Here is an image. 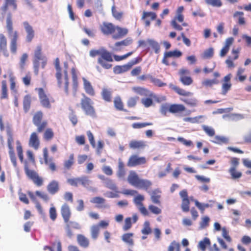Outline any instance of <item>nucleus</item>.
I'll return each mask as SVG.
<instances>
[{"label":"nucleus","mask_w":251,"mask_h":251,"mask_svg":"<svg viewBox=\"0 0 251 251\" xmlns=\"http://www.w3.org/2000/svg\"><path fill=\"white\" fill-rule=\"evenodd\" d=\"M55 68L56 70V73L55 75L58 84L59 86L61 85L62 83V79H61V69L60 67V62L58 58H56L54 62Z\"/></svg>","instance_id":"nucleus-22"},{"label":"nucleus","mask_w":251,"mask_h":251,"mask_svg":"<svg viewBox=\"0 0 251 251\" xmlns=\"http://www.w3.org/2000/svg\"><path fill=\"white\" fill-rule=\"evenodd\" d=\"M209 221L210 218L208 216H205L202 217L201 218V221L200 223L199 228L200 229H202L208 226Z\"/></svg>","instance_id":"nucleus-40"},{"label":"nucleus","mask_w":251,"mask_h":251,"mask_svg":"<svg viewBox=\"0 0 251 251\" xmlns=\"http://www.w3.org/2000/svg\"><path fill=\"white\" fill-rule=\"evenodd\" d=\"M114 106L116 109L119 110H123V103L122 100L119 96L115 97L114 100Z\"/></svg>","instance_id":"nucleus-48"},{"label":"nucleus","mask_w":251,"mask_h":251,"mask_svg":"<svg viewBox=\"0 0 251 251\" xmlns=\"http://www.w3.org/2000/svg\"><path fill=\"white\" fill-rule=\"evenodd\" d=\"M23 24L26 33V41L29 43L34 37V31L32 26L27 21L23 22Z\"/></svg>","instance_id":"nucleus-12"},{"label":"nucleus","mask_w":251,"mask_h":251,"mask_svg":"<svg viewBox=\"0 0 251 251\" xmlns=\"http://www.w3.org/2000/svg\"><path fill=\"white\" fill-rule=\"evenodd\" d=\"M149 77L151 82L156 86L162 87L167 85L166 83L162 82L161 80L158 78H155L151 75H149Z\"/></svg>","instance_id":"nucleus-38"},{"label":"nucleus","mask_w":251,"mask_h":251,"mask_svg":"<svg viewBox=\"0 0 251 251\" xmlns=\"http://www.w3.org/2000/svg\"><path fill=\"white\" fill-rule=\"evenodd\" d=\"M232 77V75L229 74L226 75L222 80V94L224 95L226 94L227 92L230 90L232 84L230 82V80Z\"/></svg>","instance_id":"nucleus-9"},{"label":"nucleus","mask_w":251,"mask_h":251,"mask_svg":"<svg viewBox=\"0 0 251 251\" xmlns=\"http://www.w3.org/2000/svg\"><path fill=\"white\" fill-rule=\"evenodd\" d=\"M195 203L196 206L202 211H203L205 208H208L210 206L209 203H201L197 200L195 201Z\"/></svg>","instance_id":"nucleus-58"},{"label":"nucleus","mask_w":251,"mask_h":251,"mask_svg":"<svg viewBox=\"0 0 251 251\" xmlns=\"http://www.w3.org/2000/svg\"><path fill=\"white\" fill-rule=\"evenodd\" d=\"M244 13L240 11H236L233 14V17L236 18L238 16H239L238 18V23L240 25H243L245 24V19L243 17Z\"/></svg>","instance_id":"nucleus-41"},{"label":"nucleus","mask_w":251,"mask_h":251,"mask_svg":"<svg viewBox=\"0 0 251 251\" xmlns=\"http://www.w3.org/2000/svg\"><path fill=\"white\" fill-rule=\"evenodd\" d=\"M46 57L42 54L41 48L38 47L34 52L33 60V67L35 73L37 75L39 71V61L42 60Z\"/></svg>","instance_id":"nucleus-6"},{"label":"nucleus","mask_w":251,"mask_h":251,"mask_svg":"<svg viewBox=\"0 0 251 251\" xmlns=\"http://www.w3.org/2000/svg\"><path fill=\"white\" fill-rule=\"evenodd\" d=\"M112 13L113 17L117 20L121 19L123 14L122 12L117 11L114 6L112 7Z\"/></svg>","instance_id":"nucleus-59"},{"label":"nucleus","mask_w":251,"mask_h":251,"mask_svg":"<svg viewBox=\"0 0 251 251\" xmlns=\"http://www.w3.org/2000/svg\"><path fill=\"white\" fill-rule=\"evenodd\" d=\"M8 6H11L14 10H16L17 8L16 0H5V4L1 7V9L5 12Z\"/></svg>","instance_id":"nucleus-37"},{"label":"nucleus","mask_w":251,"mask_h":251,"mask_svg":"<svg viewBox=\"0 0 251 251\" xmlns=\"http://www.w3.org/2000/svg\"><path fill=\"white\" fill-rule=\"evenodd\" d=\"M228 172L231 176L232 178L233 179L239 178L242 176V173L240 172H237L236 169L230 168L228 170Z\"/></svg>","instance_id":"nucleus-51"},{"label":"nucleus","mask_w":251,"mask_h":251,"mask_svg":"<svg viewBox=\"0 0 251 251\" xmlns=\"http://www.w3.org/2000/svg\"><path fill=\"white\" fill-rule=\"evenodd\" d=\"M74 163V154H71L69 156V159L68 160H66L64 162V167L67 169H70L71 166Z\"/></svg>","instance_id":"nucleus-52"},{"label":"nucleus","mask_w":251,"mask_h":251,"mask_svg":"<svg viewBox=\"0 0 251 251\" xmlns=\"http://www.w3.org/2000/svg\"><path fill=\"white\" fill-rule=\"evenodd\" d=\"M100 227L97 225H94L91 227V236L93 239H96L99 235Z\"/></svg>","instance_id":"nucleus-46"},{"label":"nucleus","mask_w":251,"mask_h":251,"mask_svg":"<svg viewBox=\"0 0 251 251\" xmlns=\"http://www.w3.org/2000/svg\"><path fill=\"white\" fill-rule=\"evenodd\" d=\"M38 90L40 102L42 105L46 108H49L50 107V104L49 99L46 95L43 88H40L36 89Z\"/></svg>","instance_id":"nucleus-11"},{"label":"nucleus","mask_w":251,"mask_h":251,"mask_svg":"<svg viewBox=\"0 0 251 251\" xmlns=\"http://www.w3.org/2000/svg\"><path fill=\"white\" fill-rule=\"evenodd\" d=\"M94 102L89 98L84 95V98L81 100V105L82 109L87 115L92 117H96V112L93 106Z\"/></svg>","instance_id":"nucleus-3"},{"label":"nucleus","mask_w":251,"mask_h":251,"mask_svg":"<svg viewBox=\"0 0 251 251\" xmlns=\"http://www.w3.org/2000/svg\"><path fill=\"white\" fill-rule=\"evenodd\" d=\"M182 55V52L177 50L165 52L164 54V57L162 59V62L166 65H169L170 64L168 61L167 58L169 57H179Z\"/></svg>","instance_id":"nucleus-10"},{"label":"nucleus","mask_w":251,"mask_h":251,"mask_svg":"<svg viewBox=\"0 0 251 251\" xmlns=\"http://www.w3.org/2000/svg\"><path fill=\"white\" fill-rule=\"evenodd\" d=\"M111 62L107 61L103 58H98V63L105 69H109L111 68L112 65L109 63V62Z\"/></svg>","instance_id":"nucleus-39"},{"label":"nucleus","mask_w":251,"mask_h":251,"mask_svg":"<svg viewBox=\"0 0 251 251\" xmlns=\"http://www.w3.org/2000/svg\"><path fill=\"white\" fill-rule=\"evenodd\" d=\"M190 201L188 200H182L181 204V208L183 212H188L189 211Z\"/></svg>","instance_id":"nucleus-61"},{"label":"nucleus","mask_w":251,"mask_h":251,"mask_svg":"<svg viewBox=\"0 0 251 251\" xmlns=\"http://www.w3.org/2000/svg\"><path fill=\"white\" fill-rule=\"evenodd\" d=\"M63 67L64 68V70L63 71V74H64V84H65V92L66 94V95H68V94H69V89H68L69 80H68V72H67V69L68 68V64L67 62H64Z\"/></svg>","instance_id":"nucleus-21"},{"label":"nucleus","mask_w":251,"mask_h":251,"mask_svg":"<svg viewBox=\"0 0 251 251\" xmlns=\"http://www.w3.org/2000/svg\"><path fill=\"white\" fill-rule=\"evenodd\" d=\"M152 125V123H134L132 125V127L133 128H143L147 126Z\"/></svg>","instance_id":"nucleus-55"},{"label":"nucleus","mask_w":251,"mask_h":251,"mask_svg":"<svg viewBox=\"0 0 251 251\" xmlns=\"http://www.w3.org/2000/svg\"><path fill=\"white\" fill-rule=\"evenodd\" d=\"M101 30L104 34L108 35L115 31V26L111 23H104L101 27Z\"/></svg>","instance_id":"nucleus-16"},{"label":"nucleus","mask_w":251,"mask_h":251,"mask_svg":"<svg viewBox=\"0 0 251 251\" xmlns=\"http://www.w3.org/2000/svg\"><path fill=\"white\" fill-rule=\"evenodd\" d=\"M202 129L209 136H213L215 134L214 129L211 127L203 125L202 126Z\"/></svg>","instance_id":"nucleus-62"},{"label":"nucleus","mask_w":251,"mask_h":251,"mask_svg":"<svg viewBox=\"0 0 251 251\" xmlns=\"http://www.w3.org/2000/svg\"><path fill=\"white\" fill-rule=\"evenodd\" d=\"M43 113L39 111L37 112L33 116V122L35 126H38L42 119Z\"/></svg>","instance_id":"nucleus-45"},{"label":"nucleus","mask_w":251,"mask_h":251,"mask_svg":"<svg viewBox=\"0 0 251 251\" xmlns=\"http://www.w3.org/2000/svg\"><path fill=\"white\" fill-rule=\"evenodd\" d=\"M150 222L149 221L145 222L143 228L142 229V233L145 235H148L151 233V230L150 226Z\"/></svg>","instance_id":"nucleus-50"},{"label":"nucleus","mask_w":251,"mask_h":251,"mask_svg":"<svg viewBox=\"0 0 251 251\" xmlns=\"http://www.w3.org/2000/svg\"><path fill=\"white\" fill-rule=\"evenodd\" d=\"M147 42L148 45L154 50L155 53H158L159 52L160 45L157 42L153 39H147Z\"/></svg>","instance_id":"nucleus-32"},{"label":"nucleus","mask_w":251,"mask_h":251,"mask_svg":"<svg viewBox=\"0 0 251 251\" xmlns=\"http://www.w3.org/2000/svg\"><path fill=\"white\" fill-rule=\"evenodd\" d=\"M47 190L48 192L54 195L59 190V185L58 183L56 180L51 181L47 186Z\"/></svg>","instance_id":"nucleus-23"},{"label":"nucleus","mask_w":251,"mask_h":251,"mask_svg":"<svg viewBox=\"0 0 251 251\" xmlns=\"http://www.w3.org/2000/svg\"><path fill=\"white\" fill-rule=\"evenodd\" d=\"M92 181L89 179L88 176H83L78 177V185L81 184L84 187H88V185L92 184Z\"/></svg>","instance_id":"nucleus-30"},{"label":"nucleus","mask_w":251,"mask_h":251,"mask_svg":"<svg viewBox=\"0 0 251 251\" xmlns=\"http://www.w3.org/2000/svg\"><path fill=\"white\" fill-rule=\"evenodd\" d=\"M213 49L212 48H210L204 51L203 54V57L204 58H209L213 56Z\"/></svg>","instance_id":"nucleus-63"},{"label":"nucleus","mask_w":251,"mask_h":251,"mask_svg":"<svg viewBox=\"0 0 251 251\" xmlns=\"http://www.w3.org/2000/svg\"><path fill=\"white\" fill-rule=\"evenodd\" d=\"M149 209L151 213L156 215L159 214L161 213V209L153 205H150L149 206Z\"/></svg>","instance_id":"nucleus-64"},{"label":"nucleus","mask_w":251,"mask_h":251,"mask_svg":"<svg viewBox=\"0 0 251 251\" xmlns=\"http://www.w3.org/2000/svg\"><path fill=\"white\" fill-rule=\"evenodd\" d=\"M102 99L106 101H111L112 92L106 88H103L101 93Z\"/></svg>","instance_id":"nucleus-31"},{"label":"nucleus","mask_w":251,"mask_h":251,"mask_svg":"<svg viewBox=\"0 0 251 251\" xmlns=\"http://www.w3.org/2000/svg\"><path fill=\"white\" fill-rule=\"evenodd\" d=\"M160 198V195H156V190L152 191L151 197L152 202L156 204H159L160 203V201H159Z\"/></svg>","instance_id":"nucleus-56"},{"label":"nucleus","mask_w":251,"mask_h":251,"mask_svg":"<svg viewBox=\"0 0 251 251\" xmlns=\"http://www.w3.org/2000/svg\"><path fill=\"white\" fill-rule=\"evenodd\" d=\"M180 80L185 85H190L193 82V79L191 77L186 76H181Z\"/></svg>","instance_id":"nucleus-53"},{"label":"nucleus","mask_w":251,"mask_h":251,"mask_svg":"<svg viewBox=\"0 0 251 251\" xmlns=\"http://www.w3.org/2000/svg\"><path fill=\"white\" fill-rule=\"evenodd\" d=\"M7 41L5 36L2 34H0V49L3 51L6 49Z\"/></svg>","instance_id":"nucleus-54"},{"label":"nucleus","mask_w":251,"mask_h":251,"mask_svg":"<svg viewBox=\"0 0 251 251\" xmlns=\"http://www.w3.org/2000/svg\"><path fill=\"white\" fill-rule=\"evenodd\" d=\"M180 100L190 107H196L198 105V100L195 98H181Z\"/></svg>","instance_id":"nucleus-28"},{"label":"nucleus","mask_w":251,"mask_h":251,"mask_svg":"<svg viewBox=\"0 0 251 251\" xmlns=\"http://www.w3.org/2000/svg\"><path fill=\"white\" fill-rule=\"evenodd\" d=\"M31 101V100L30 96L26 95L25 96L23 100V107L25 112H27L29 110L30 107Z\"/></svg>","instance_id":"nucleus-35"},{"label":"nucleus","mask_w":251,"mask_h":251,"mask_svg":"<svg viewBox=\"0 0 251 251\" xmlns=\"http://www.w3.org/2000/svg\"><path fill=\"white\" fill-rule=\"evenodd\" d=\"M130 148L132 149H143L146 146V142L142 140H132L129 144Z\"/></svg>","instance_id":"nucleus-20"},{"label":"nucleus","mask_w":251,"mask_h":251,"mask_svg":"<svg viewBox=\"0 0 251 251\" xmlns=\"http://www.w3.org/2000/svg\"><path fill=\"white\" fill-rule=\"evenodd\" d=\"M145 200L144 196L141 194H138L137 196L135 197L133 199L134 203L138 207L139 210L144 215H148L149 213L145 207L144 206L142 203L143 201Z\"/></svg>","instance_id":"nucleus-7"},{"label":"nucleus","mask_w":251,"mask_h":251,"mask_svg":"<svg viewBox=\"0 0 251 251\" xmlns=\"http://www.w3.org/2000/svg\"><path fill=\"white\" fill-rule=\"evenodd\" d=\"M40 144L39 139L37 134L35 132H33L30 137L29 141V146L33 148L35 150H37Z\"/></svg>","instance_id":"nucleus-17"},{"label":"nucleus","mask_w":251,"mask_h":251,"mask_svg":"<svg viewBox=\"0 0 251 251\" xmlns=\"http://www.w3.org/2000/svg\"><path fill=\"white\" fill-rule=\"evenodd\" d=\"M106 200L100 197H96L92 198L90 200V202L92 203H95L100 204L98 207L99 208H108L109 207V205L107 204H105Z\"/></svg>","instance_id":"nucleus-15"},{"label":"nucleus","mask_w":251,"mask_h":251,"mask_svg":"<svg viewBox=\"0 0 251 251\" xmlns=\"http://www.w3.org/2000/svg\"><path fill=\"white\" fill-rule=\"evenodd\" d=\"M25 171L27 177L31 179L34 183L38 186L43 185V179L40 177L37 172L35 171L29 169L27 166L25 167Z\"/></svg>","instance_id":"nucleus-5"},{"label":"nucleus","mask_w":251,"mask_h":251,"mask_svg":"<svg viewBox=\"0 0 251 251\" xmlns=\"http://www.w3.org/2000/svg\"><path fill=\"white\" fill-rule=\"evenodd\" d=\"M218 83V80L215 78L212 79H206L202 82V85L205 87H211L213 85L217 84Z\"/></svg>","instance_id":"nucleus-43"},{"label":"nucleus","mask_w":251,"mask_h":251,"mask_svg":"<svg viewBox=\"0 0 251 251\" xmlns=\"http://www.w3.org/2000/svg\"><path fill=\"white\" fill-rule=\"evenodd\" d=\"M61 215L63 218L65 223L69 222L71 217V210L68 205L64 204L61 208Z\"/></svg>","instance_id":"nucleus-13"},{"label":"nucleus","mask_w":251,"mask_h":251,"mask_svg":"<svg viewBox=\"0 0 251 251\" xmlns=\"http://www.w3.org/2000/svg\"><path fill=\"white\" fill-rule=\"evenodd\" d=\"M146 162V158L145 157H139L137 155H132L129 157L127 165L129 167H134L144 164Z\"/></svg>","instance_id":"nucleus-8"},{"label":"nucleus","mask_w":251,"mask_h":251,"mask_svg":"<svg viewBox=\"0 0 251 251\" xmlns=\"http://www.w3.org/2000/svg\"><path fill=\"white\" fill-rule=\"evenodd\" d=\"M126 174V171L125 169V165L121 159L118 160V168L117 172V176L120 178H123Z\"/></svg>","instance_id":"nucleus-26"},{"label":"nucleus","mask_w":251,"mask_h":251,"mask_svg":"<svg viewBox=\"0 0 251 251\" xmlns=\"http://www.w3.org/2000/svg\"><path fill=\"white\" fill-rule=\"evenodd\" d=\"M104 185L107 188L111 190L116 193L120 192L118 191V188L117 185L112 179L110 178L106 179V181Z\"/></svg>","instance_id":"nucleus-27"},{"label":"nucleus","mask_w":251,"mask_h":251,"mask_svg":"<svg viewBox=\"0 0 251 251\" xmlns=\"http://www.w3.org/2000/svg\"><path fill=\"white\" fill-rule=\"evenodd\" d=\"M245 72V69L242 68H239L238 71L236 73V79H238L240 82L244 81L246 79V75H242V74H243Z\"/></svg>","instance_id":"nucleus-42"},{"label":"nucleus","mask_w":251,"mask_h":251,"mask_svg":"<svg viewBox=\"0 0 251 251\" xmlns=\"http://www.w3.org/2000/svg\"><path fill=\"white\" fill-rule=\"evenodd\" d=\"M82 80L85 92L90 96H94L95 94V91L91 83L84 77L82 78Z\"/></svg>","instance_id":"nucleus-25"},{"label":"nucleus","mask_w":251,"mask_h":251,"mask_svg":"<svg viewBox=\"0 0 251 251\" xmlns=\"http://www.w3.org/2000/svg\"><path fill=\"white\" fill-rule=\"evenodd\" d=\"M185 110V107L182 104H173L169 105V112L173 114L180 113Z\"/></svg>","instance_id":"nucleus-18"},{"label":"nucleus","mask_w":251,"mask_h":251,"mask_svg":"<svg viewBox=\"0 0 251 251\" xmlns=\"http://www.w3.org/2000/svg\"><path fill=\"white\" fill-rule=\"evenodd\" d=\"M117 33L113 35L112 37L115 40L119 39L125 36L128 33V29L126 28H122L119 26H115V31Z\"/></svg>","instance_id":"nucleus-14"},{"label":"nucleus","mask_w":251,"mask_h":251,"mask_svg":"<svg viewBox=\"0 0 251 251\" xmlns=\"http://www.w3.org/2000/svg\"><path fill=\"white\" fill-rule=\"evenodd\" d=\"M211 242L209 238L205 237L202 240L200 241L198 244V248L202 251H205L207 246H210Z\"/></svg>","instance_id":"nucleus-33"},{"label":"nucleus","mask_w":251,"mask_h":251,"mask_svg":"<svg viewBox=\"0 0 251 251\" xmlns=\"http://www.w3.org/2000/svg\"><path fill=\"white\" fill-rule=\"evenodd\" d=\"M205 3L213 7H220L222 5V2L221 0H205Z\"/></svg>","instance_id":"nucleus-49"},{"label":"nucleus","mask_w":251,"mask_h":251,"mask_svg":"<svg viewBox=\"0 0 251 251\" xmlns=\"http://www.w3.org/2000/svg\"><path fill=\"white\" fill-rule=\"evenodd\" d=\"M7 98L8 94L6 82L5 81H2L1 83V94L0 99H5Z\"/></svg>","instance_id":"nucleus-44"},{"label":"nucleus","mask_w":251,"mask_h":251,"mask_svg":"<svg viewBox=\"0 0 251 251\" xmlns=\"http://www.w3.org/2000/svg\"><path fill=\"white\" fill-rule=\"evenodd\" d=\"M127 181L135 187L145 190H147L152 185V182L150 180L140 178L137 174L134 171L129 172Z\"/></svg>","instance_id":"nucleus-1"},{"label":"nucleus","mask_w":251,"mask_h":251,"mask_svg":"<svg viewBox=\"0 0 251 251\" xmlns=\"http://www.w3.org/2000/svg\"><path fill=\"white\" fill-rule=\"evenodd\" d=\"M6 23L8 36L11 38L10 50L11 52L15 53L17 50L16 43L18 38V32L16 31H13L12 16L10 13H8L7 16Z\"/></svg>","instance_id":"nucleus-2"},{"label":"nucleus","mask_w":251,"mask_h":251,"mask_svg":"<svg viewBox=\"0 0 251 251\" xmlns=\"http://www.w3.org/2000/svg\"><path fill=\"white\" fill-rule=\"evenodd\" d=\"M133 90L136 92V93L144 96H149L151 97H153V94L149 91L148 90L145 89L144 88L137 87H133Z\"/></svg>","instance_id":"nucleus-24"},{"label":"nucleus","mask_w":251,"mask_h":251,"mask_svg":"<svg viewBox=\"0 0 251 251\" xmlns=\"http://www.w3.org/2000/svg\"><path fill=\"white\" fill-rule=\"evenodd\" d=\"M176 88L175 92H176L178 94H179L180 95L184 96H191L193 95L192 93H191L190 92L186 91L184 90H183L181 88H180L178 87H177V88Z\"/></svg>","instance_id":"nucleus-60"},{"label":"nucleus","mask_w":251,"mask_h":251,"mask_svg":"<svg viewBox=\"0 0 251 251\" xmlns=\"http://www.w3.org/2000/svg\"><path fill=\"white\" fill-rule=\"evenodd\" d=\"M138 63V58H134L129 62H128L126 64L121 66L124 71L125 72L128 71L133 65L137 64Z\"/></svg>","instance_id":"nucleus-36"},{"label":"nucleus","mask_w":251,"mask_h":251,"mask_svg":"<svg viewBox=\"0 0 251 251\" xmlns=\"http://www.w3.org/2000/svg\"><path fill=\"white\" fill-rule=\"evenodd\" d=\"M228 139L224 136H216L214 139L211 141L216 144H220L222 143H228Z\"/></svg>","instance_id":"nucleus-47"},{"label":"nucleus","mask_w":251,"mask_h":251,"mask_svg":"<svg viewBox=\"0 0 251 251\" xmlns=\"http://www.w3.org/2000/svg\"><path fill=\"white\" fill-rule=\"evenodd\" d=\"M133 234L132 233H125L122 237V240L129 246H133L134 241L132 239Z\"/></svg>","instance_id":"nucleus-29"},{"label":"nucleus","mask_w":251,"mask_h":251,"mask_svg":"<svg viewBox=\"0 0 251 251\" xmlns=\"http://www.w3.org/2000/svg\"><path fill=\"white\" fill-rule=\"evenodd\" d=\"M89 54L92 57L100 55V57L99 58H103L104 59L109 61H113V60L111 53L103 47L100 48L99 50H91Z\"/></svg>","instance_id":"nucleus-4"},{"label":"nucleus","mask_w":251,"mask_h":251,"mask_svg":"<svg viewBox=\"0 0 251 251\" xmlns=\"http://www.w3.org/2000/svg\"><path fill=\"white\" fill-rule=\"evenodd\" d=\"M203 118V116H199L193 118H185L183 119V121L186 122H190L191 123H198L199 120Z\"/></svg>","instance_id":"nucleus-57"},{"label":"nucleus","mask_w":251,"mask_h":251,"mask_svg":"<svg viewBox=\"0 0 251 251\" xmlns=\"http://www.w3.org/2000/svg\"><path fill=\"white\" fill-rule=\"evenodd\" d=\"M132 43V39L130 37H128L122 41L116 42L115 44V48H113V50L116 51L120 50L121 49V47L122 46H127Z\"/></svg>","instance_id":"nucleus-19"},{"label":"nucleus","mask_w":251,"mask_h":251,"mask_svg":"<svg viewBox=\"0 0 251 251\" xmlns=\"http://www.w3.org/2000/svg\"><path fill=\"white\" fill-rule=\"evenodd\" d=\"M77 240L78 244L81 247L87 248L89 245L88 240L83 235L79 234L77 235Z\"/></svg>","instance_id":"nucleus-34"}]
</instances>
